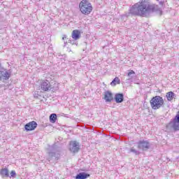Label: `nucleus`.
<instances>
[{"mask_svg":"<svg viewBox=\"0 0 179 179\" xmlns=\"http://www.w3.org/2000/svg\"><path fill=\"white\" fill-rule=\"evenodd\" d=\"M59 141H61V139H62V138L59 137Z\"/></svg>","mask_w":179,"mask_h":179,"instance_id":"24","label":"nucleus"},{"mask_svg":"<svg viewBox=\"0 0 179 179\" xmlns=\"http://www.w3.org/2000/svg\"><path fill=\"white\" fill-rule=\"evenodd\" d=\"M80 149V144L78 141L70 142L69 150L71 153H78Z\"/></svg>","mask_w":179,"mask_h":179,"instance_id":"8","label":"nucleus"},{"mask_svg":"<svg viewBox=\"0 0 179 179\" xmlns=\"http://www.w3.org/2000/svg\"><path fill=\"white\" fill-rule=\"evenodd\" d=\"M166 99L168 100V101H171V100H173V99H174V97H176V94H174V92H169L168 93H166Z\"/></svg>","mask_w":179,"mask_h":179,"instance_id":"15","label":"nucleus"},{"mask_svg":"<svg viewBox=\"0 0 179 179\" xmlns=\"http://www.w3.org/2000/svg\"><path fill=\"white\" fill-rule=\"evenodd\" d=\"M0 174L2 177H9V170H8V169L4 168L2 169L0 171Z\"/></svg>","mask_w":179,"mask_h":179,"instance_id":"14","label":"nucleus"},{"mask_svg":"<svg viewBox=\"0 0 179 179\" xmlns=\"http://www.w3.org/2000/svg\"><path fill=\"white\" fill-rule=\"evenodd\" d=\"M0 87H1V85H0Z\"/></svg>","mask_w":179,"mask_h":179,"instance_id":"26","label":"nucleus"},{"mask_svg":"<svg viewBox=\"0 0 179 179\" xmlns=\"http://www.w3.org/2000/svg\"><path fill=\"white\" fill-rule=\"evenodd\" d=\"M120 83H121V80H120V78L115 77L110 83V85L116 86L117 85H120Z\"/></svg>","mask_w":179,"mask_h":179,"instance_id":"16","label":"nucleus"},{"mask_svg":"<svg viewBox=\"0 0 179 179\" xmlns=\"http://www.w3.org/2000/svg\"><path fill=\"white\" fill-rule=\"evenodd\" d=\"M157 1H160V0H157Z\"/></svg>","mask_w":179,"mask_h":179,"instance_id":"25","label":"nucleus"},{"mask_svg":"<svg viewBox=\"0 0 179 179\" xmlns=\"http://www.w3.org/2000/svg\"><path fill=\"white\" fill-rule=\"evenodd\" d=\"M157 10V6L151 4L148 0H141V1L133 5L129 9V13L134 16H141L146 17L150 13Z\"/></svg>","mask_w":179,"mask_h":179,"instance_id":"1","label":"nucleus"},{"mask_svg":"<svg viewBox=\"0 0 179 179\" xmlns=\"http://www.w3.org/2000/svg\"><path fill=\"white\" fill-rule=\"evenodd\" d=\"M41 89H42L43 92H50V90H58L59 87L58 84H57V86L54 88L48 80H45L41 83Z\"/></svg>","mask_w":179,"mask_h":179,"instance_id":"5","label":"nucleus"},{"mask_svg":"<svg viewBox=\"0 0 179 179\" xmlns=\"http://www.w3.org/2000/svg\"><path fill=\"white\" fill-rule=\"evenodd\" d=\"M62 40L64 41V46L66 45V44H68V43H70L71 44H72V41L71 40V38H69L66 36V35L63 36Z\"/></svg>","mask_w":179,"mask_h":179,"instance_id":"17","label":"nucleus"},{"mask_svg":"<svg viewBox=\"0 0 179 179\" xmlns=\"http://www.w3.org/2000/svg\"><path fill=\"white\" fill-rule=\"evenodd\" d=\"M103 99L106 103H111L114 100V95L111 91L107 90L103 92Z\"/></svg>","mask_w":179,"mask_h":179,"instance_id":"9","label":"nucleus"},{"mask_svg":"<svg viewBox=\"0 0 179 179\" xmlns=\"http://www.w3.org/2000/svg\"><path fill=\"white\" fill-rule=\"evenodd\" d=\"M79 8L81 13L85 15H90L93 10L92 3L87 0L81 1L79 3Z\"/></svg>","mask_w":179,"mask_h":179,"instance_id":"2","label":"nucleus"},{"mask_svg":"<svg viewBox=\"0 0 179 179\" xmlns=\"http://www.w3.org/2000/svg\"><path fill=\"white\" fill-rule=\"evenodd\" d=\"M138 149L146 151L150 148V143L148 141L141 140L137 143Z\"/></svg>","mask_w":179,"mask_h":179,"instance_id":"7","label":"nucleus"},{"mask_svg":"<svg viewBox=\"0 0 179 179\" xmlns=\"http://www.w3.org/2000/svg\"><path fill=\"white\" fill-rule=\"evenodd\" d=\"M132 75H135V71L134 70H131L128 73L127 76L130 78V76H132Z\"/></svg>","mask_w":179,"mask_h":179,"instance_id":"20","label":"nucleus"},{"mask_svg":"<svg viewBox=\"0 0 179 179\" xmlns=\"http://www.w3.org/2000/svg\"><path fill=\"white\" fill-rule=\"evenodd\" d=\"M72 38H73V40H78V38H80V31H79V30H73L72 33Z\"/></svg>","mask_w":179,"mask_h":179,"instance_id":"13","label":"nucleus"},{"mask_svg":"<svg viewBox=\"0 0 179 179\" xmlns=\"http://www.w3.org/2000/svg\"><path fill=\"white\" fill-rule=\"evenodd\" d=\"M37 128V122L35 121L29 122L27 123L24 126V129L27 132L29 131H34Z\"/></svg>","mask_w":179,"mask_h":179,"instance_id":"10","label":"nucleus"},{"mask_svg":"<svg viewBox=\"0 0 179 179\" xmlns=\"http://www.w3.org/2000/svg\"><path fill=\"white\" fill-rule=\"evenodd\" d=\"M10 177H13V178H15L16 176V171H12L10 173Z\"/></svg>","mask_w":179,"mask_h":179,"instance_id":"21","label":"nucleus"},{"mask_svg":"<svg viewBox=\"0 0 179 179\" xmlns=\"http://www.w3.org/2000/svg\"><path fill=\"white\" fill-rule=\"evenodd\" d=\"M90 177V174L85 172H80L76 176V179H87Z\"/></svg>","mask_w":179,"mask_h":179,"instance_id":"12","label":"nucleus"},{"mask_svg":"<svg viewBox=\"0 0 179 179\" xmlns=\"http://www.w3.org/2000/svg\"><path fill=\"white\" fill-rule=\"evenodd\" d=\"M159 5H161V6H163V5H164V1H159Z\"/></svg>","mask_w":179,"mask_h":179,"instance_id":"23","label":"nucleus"},{"mask_svg":"<svg viewBox=\"0 0 179 179\" xmlns=\"http://www.w3.org/2000/svg\"><path fill=\"white\" fill-rule=\"evenodd\" d=\"M50 122H55L57 121V114L55 113H52L50 115Z\"/></svg>","mask_w":179,"mask_h":179,"instance_id":"18","label":"nucleus"},{"mask_svg":"<svg viewBox=\"0 0 179 179\" xmlns=\"http://www.w3.org/2000/svg\"><path fill=\"white\" fill-rule=\"evenodd\" d=\"M129 153H134V155H136V156H138V155H139L140 152L139 151L135 150V148H130Z\"/></svg>","mask_w":179,"mask_h":179,"instance_id":"19","label":"nucleus"},{"mask_svg":"<svg viewBox=\"0 0 179 179\" xmlns=\"http://www.w3.org/2000/svg\"><path fill=\"white\" fill-rule=\"evenodd\" d=\"M48 156H49V162L53 160V162H58L59 160L60 155L57 152V148L55 145H52L48 148Z\"/></svg>","mask_w":179,"mask_h":179,"instance_id":"4","label":"nucleus"},{"mask_svg":"<svg viewBox=\"0 0 179 179\" xmlns=\"http://www.w3.org/2000/svg\"><path fill=\"white\" fill-rule=\"evenodd\" d=\"M10 78V72L6 70L2 64H0V81L3 79V80H9Z\"/></svg>","mask_w":179,"mask_h":179,"instance_id":"6","label":"nucleus"},{"mask_svg":"<svg viewBox=\"0 0 179 179\" xmlns=\"http://www.w3.org/2000/svg\"><path fill=\"white\" fill-rule=\"evenodd\" d=\"M127 83H128V82H132V78H129L126 80Z\"/></svg>","mask_w":179,"mask_h":179,"instance_id":"22","label":"nucleus"},{"mask_svg":"<svg viewBox=\"0 0 179 179\" xmlns=\"http://www.w3.org/2000/svg\"><path fill=\"white\" fill-rule=\"evenodd\" d=\"M164 105V100L160 96H153L150 100V106L152 110H159Z\"/></svg>","mask_w":179,"mask_h":179,"instance_id":"3","label":"nucleus"},{"mask_svg":"<svg viewBox=\"0 0 179 179\" xmlns=\"http://www.w3.org/2000/svg\"><path fill=\"white\" fill-rule=\"evenodd\" d=\"M115 101L117 104L120 103H122V101H124V94H122V93L115 94Z\"/></svg>","mask_w":179,"mask_h":179,"instance_id":"11","label":"nucleus"}]
</instances>
